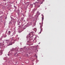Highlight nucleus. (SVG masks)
I'll return each instance as SVG.
<instances>
[{"mask_svg": "<svg viewBox=\"0 0 65 65\" xmlns=\"http://www.w3.org/2000/svg\"><path fill=\"white\" fill-rule=\"evenodd\" d=\"M8 56H9V54H8Z\"/></svg>", "mask_w": 65, "mask_h": 65, "instance_id": "12", "label": "nucleus"}, {"mask_svg": "<svg viewBox=\"0 0 65 65\" xmlns=\"http://www.w3.org/2000/svg\"><path fill=\"white\" fill-rule=\"evenodd\" d=\"M40 27L41 28L42 27V25H41Z\"/></svg>", "mask_w": 65, "mask_h": 65, "instance_id": "6", "label": "nucleus"}, {"mask_svg": "<svg viewBox=\"0 0 65 65\" xmlns=\"http://www.w3.org/2000/svg\"><path fill=\"white\" fill-rule=\"evenodd\" d=\"M40 43H39V44H40Z\"/></svg>", "mask_w": 65, "mask_h": 65, "instance_id": "8", "label": "nucleus"}, {"mask_svg": "<svg viewBox=\"0 0 65 65\" xmlns=\"http://www.w3.org/2000/svg\"><path fill=\"white\" fill-rule=\"evenodd\" d=\"M14 55L15 57H17L18 56V54L17 53H15L14 54Z\"/></svg>", "mask_w": 65, "mask_h": 65, "instance_id": "1", "label": "nucleus"}, {"mask_svg": "<svg viewBox=\"0 0 65 65\" xmlns=\"http://www.w3.org/2000/svg\"><path fill=\"white\" fill-rule=\"evenodd\" d=\"M40 24L41 23H40Z\"/></svg>", "mask_w": 65, "mask_h": 65, "instance_id": "10", "label": "nucleus"}, {"mask_svg": "<svg viewBox=\"0 0 65 65\" xmlns=\"http://www.w3.org/2000/svg\"><path fill=\"white\" fill-rule=\"evenodd\" d=\"M18 27H20V24H18Z\"/></svg>", "mask_w": 65, "mask_h": 65, "instance_id": "4", "label": "nucleus"}, {"mask_svg": "<svg viewBox=\"0 0 65 65\" xmlns=\"http://www.w3.org/2000/svg\"><path fill=\"white\" fill-rule=\"evenodd\" d=\"M40 32V33H41V32Z\"/></svg>", "mask_w": 65, "mask_h": 65, "instance_id": "11", "label": "nucleus"}, {"mask_svg": "<svg viewBox=\"0 0 65 65\" xmlns=\"http://www.w3.org/2000/svg\"><path fill=\"white\" fill-rule=\"evenodd\" d=\"M40 6H39V7Z\"/></svg>", "mask_w": 65, "mask_h": 65, "instance_id": "14", "label": "nucleus"}, {"mask_svg": "<svg viewBox=\"0 0 65 65\" xmlns=\"http://www.w3.org/2000/svg\"><path fill=\"white\" fill-rule=\"evenodd\" d=\"M16 3H17V2H16Z\"/></svg>", "mask_w": 65, "mask_h": 65, "instance_id": "13", "label": "nucleus"}, {"mask_svg": "<svg viewBox=\"0 0 65 65\" xmlns=\"http://www.w3.org/2000/svg\"><path fill=\"white\" fill-rule=\"evenodd\" d=\"M1 54H2V52H1Z\"/></svg>", "mask_w": 65, "mask_h": 65, "instance_id": "7", "label": "nucleus"}, {"mask_svg": "<svg viewBox=\"0 0 65 65\" xmlns=\"http://www.w3.org/2000/svg\"><path fill=\"white\" fill-rule=\"evenodd\" d=\"M12 43H11V42L10 43H9V45H12Z\"/></svg>", "mask_w": 65, "mask_h": 65, "instance_id": "3", "label": "nucleus"}, {"mask_svg": "<svg viewBox=\"0 0 65 65\" xmlns=\"http://www.w3.org/2000/svg\"><path fill=\"white\" fill-rule=\"evenodd\" d=\"M10 31H9L8 33V35H10Z\"/></svg>", "mask_w": 65, "mask_h": 65, "instance_id": "2", "label": "nucleus"}, {"mask_svg": "<svg viewBox=\"0 0 65 65\" xmlns=\"http://www.w3.org/2000/svg\"><path fill=\"white\" fill-rule=\"evenodd\" d=\"M14 7H16L15 6H14Z\"/></svg>", "mask_w": 65, "mask_h": 65, "instance_id": "9", "label": "nucleus"}, {"mask_svg": "<svg viewBox=\"0 0 65 65\" xmlns=\"http://www.w3.org/2000/svg\"><path fill=\"white\" fill-rule=\"evenodd\" d=\"M42 20H43V18H42Z\"/></svg>", "mask_w": 65, "mask_h": 65, "instance_id": "5", "label": "nucleus"}]
</instances>
